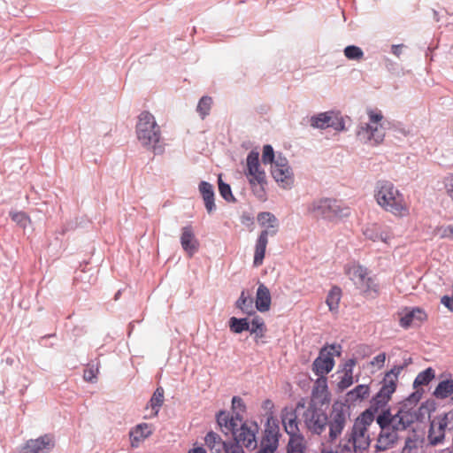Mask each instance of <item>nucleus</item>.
Masks as SVG:
<instances>
[{"label": "nucleus", "mask_w": 453, "mask_h": 453, "mask_svg": "<svg viewBox=\"0 0 453 453\" xmlns=\"http://www.w3.org/2000/svg\"><path fill=\"white\" fill-rule=\"evenodd\" d=\"M136 137L140 143L155 154L163 151L161 130L155 117L148 111H142L138 116L135 127Z\"/></svg>", "instance_id": "obj_1"}, {"label": "nucleus", "mask_w": 453, "mask_h": 453, "mask_svg": "<svg viewBox=\"0 0 453 453\" xmlns=\"http://www.w3.org/2000/svg\"><path fill=\"white\" fill-rule=\"evenodd\" d=\"M344 272L361 296L365 298H375L379 296L380 283L376 276L367 267L352 262L345 265Z\"/></svg>", "instance_id": "obj_2"}, {"label": "nucleus", "mask_w": 453, "mask_h": 453, "mask_svg": "<svg viewBox=\"0 0 453 453\" xmlns=\"http://www.w3.org/2000/svg\"><path fill=\"white\" fill-rule=\"evenodd\" d=\"M244 175L248 180L253 194L259 200H265V186L267 184L266 174L259 162V153L250 151L246 158Z\"/></svg>", "instance_id": "obj_3"}, {"label": "nucleus", "mask_w": 453, "mask_h": 453, "mask_svg": "<svg viewBox=\"0 0 453 453\" xmlns=\"http://www.w3.org/2000/svg\"><path fill=\"white\" fill-rule=\"evenodd\" d=\"M368 121L361 123L357 132V138L367 144L378 145L381 143L385 137V128L383 127V115L378 109H367Z\"/></svg>", "instance_id": "obj_4"}, {"label": "nucleus", "mask_w": 453, "mask_h": 453, "mask_svg": "<svg viewBox=\"0 0 453 453\" xmlns=\"http://www.w3.org/2000/svg\"><path fill=\"white\" fill-rule=\"evenodd\" d=\"M257 221L265 229L260 233L255 245L253 265L258 267L263 265L265 250L268 244V236H273L278 232L279 222L271 212L264 211L257 215Z\"/></svg>", "instance_id": "obj_5"}, {"label": "nucleus", "mask_w": 453, "mask_h": 453, "mask_svg": "<svg viewBox=\"0 0 453 453\" xmlns=\"http://www.w3.org/2000/svg\"><path fill=\"white\" fill-rule=\"evenodd\" d=\"M309 211L317 218L329 221H337L350 215V209L340 201L331 198L320 199L313 202Z\"/></svg>", "instance_id": "obj_6"}, {"label": "nucleus", "mask_w": 453, "mask_h": 453, "mask_svg": "<svg viewBox=\"0 0 453 453\" xmlns=\"http://www.w3.org/2000/svg\"><path fill=\"white\" fill-rule=\"evenodd\" d=\"M372 412L366 411L357 418L353 425L349 440L356 444L359 450H365L371 442L368 427L373 421Z\"/></svg>", "instance_id": "obj_7"}, {"label": "nucleus", "mask_w": 453, "mask_h": 453, "mask_svg": "<svg viewBox=\"0 0 453 453\" xmlns=\"http://www.w3.org/2000/svg\"><path fill=\"white\" fill-rule=\"evenodd\" d=\"M421 395V392L416 390L401 403L398 409V425H403V428L418 421L420 416L423 415L422 411H426V408L423 406L417 407Z\"/></svg>", "instance_id": "obj_8"}, {"label": "nucleus", "mask_w": 453, "mask_h": 453, "mask_svg": "<svg viewBox=\"0 0 453 453\" xmlns=\"http://www.w3.org/2000/svg\"><path fill=\"white\" fill-rule=\"evenodd\" d=\"M305 427L313 434H321L327 426V415L311 401L303 414Z\"/></svg>", "instance_id": "obj_9"}, {"label": "nucleus", "mask_w": 453, "mask_h": 453, "mask_svg": "<svg viewBox=\"0 0 453 453\" xmlns=\"http://www.w3.org/2000/svg\"><path fill=\"white\" fill-rule=\"evenodd\" d=\"M349 413L348 408L342 404L336 403L333 405L329 417L327 416V426L329 427V441H335L342 433L348 420Z\"/></svg>", "instance_id": "obj_10"}, {"label": "nucleus", "mask_w": 453, "mask_h": 453, "mask_svg": "<svg viewBox=\"0 0 453 453\" xmlns=\"http://www.w3.org/2000/svg\"><path fill=\"white\" fill-rule=\"evenodd\" d=\"M340 346L330 345L322 348L312 364V371L318 376H326L334 367V356H340Z\"/></svg>", "instance_id": "obj_11"}, {"label": "nucleus", "mask_w": 453, "mask_h": 453, "mask_svg": "<svg viewBox=\"0 0 453 453\" xmlns=\"http://www.w3.org/2000/svg\"><path fill=\"white\" fill-rule=\"evenodd\" d=\"M375 198L384 210L392 212L396 210V190L392 182L386 180L379 182Z\"/></svg>", "instance_id": "obj_12"}, {"label": "nucleus", "mask_w": 453, "mask_h": 453, "mask_svg": "<svg viewBox=\"0 0 453 453\" xmlns=\"http://www.w3.org/2000/svg\"><path fill=\"white\" fill-rule=\"evenodd\" d=\"M272 175L283 188H288L294 183V174L286 157L278 156L272 166Z\"/></svg>", "instance_id": "obj_13"}, {"label": "nucleus", "mask_w": 453, "mask_h": 453, "mask_svg": "<svg viewBox=\"0 0 453 453\" xmlns=\"http://www.w3.org/2000/svg\"><path fill=\"white\" fill-rule=\"evenodd\" d=\"M258 426L256 423H243L238 432H234V439L237 444L242 443L248 449H255L257 446L256 434Z\"/></svg>", "instance_id": "obj_14"}, {"label": "nucleus", "mask_w": 453, "mask_h": 453, "mask_svg": "<svg viewBox=\"0 0 453 453\" xmlns=\"http://www.w3.org/2000/svg\"><path fill=\"white\" fill-rule=\"evenodd\" d=\"M217 422L220 426L222 433L225 434L234 435V432H238L242 422V418L239 413L231 415L226 411H219L217 415Z\"/></svg>", "instance_id": "obj_15"}, {"label": "nucleus", "mask_w": 453, "mask_h": 453, "mask_svg": "<svg viewBox=\"0 0 453 453\" xmlns=\"http://www.w3.org/2000/svg\"><path fill=\"white\" fill-rule=\"evenodd\" d=\"M281 422L285 432L289 435V440L296 437H303L299 432L297 415L292 407H285L280 414Z\"/></svg>", "instance_id": "obj_16"}, {"label": "nucleus", "mask_w": 453, "mask_h": 453, "mask_svg": "<svg viewBox=\"0 0 453 453\" xmlns=\"http://www.w3.org/2000/svg\"><path fill=\"white\" fill-rule=\"evenodd\" d=\"M55 446L54 437L44 434L35 440H29L25 445V453H48Z\"/></svg>", "instance_id": "obj_17"}, {"label": "nucleus", "mask_w": 453, "mask_h": 453, "mask_svg": "<svg viewBox=\"0 0 453 453\" xmlns=\"http://www.w3.org/2000/svg\"><path fill=\"white\" fill-rule=\"evenodd\" d=\"M280 429L277 426L265 430V434L257 453H274L279 446Z\"/></svg>", "instance_id": "obj_18"}, {"label": "nucleus", "mask_w": 453, "mask_h": 453, "mask_svg": "<svg viewBox=\"0 0 453 453\" xmlns=\"http://www.w3.org/2000/svg\"><path fill=\"white\" fill-rule=\"evenodd\" d=\"M311 126L314 128L324 129L329 127H334L336 130H342L344 124L342 120L333 118V112H322L312 116L310 119Z\"/></svg>", "instance_id": "obj_19"}, {"label": "nucleus", "mask_w": 453, "mask_h": 453, "mask_svg": "<svg viewBox=\"0 0 453 453\" xmlns=\"http://www.w3.org/2000/svg\"><path fill=\"white\" fill-rule=\"evenodd\" d=\"M446 430H449L447 421L443 416L435 417L430 424L428 439L434 445L442 441Z\"/></svg>", "instance_id": "obj_20"}, {"label": "nucleus", "mask_w": 453, "mask_h": 453, "mask_svg": "<svg viewBox=\"0 0 453 453\" xmlns=\"http://www.w3.org/2000/svg\"><path fill=\"white\" fill-rule=\"evenodd\" d=\"M427 319V314L420 308H413L401 318L400 325L404 328L420 326Z\"/></svg>", "instance_id": "obj_21"}, {"label": "nucleus", "mask_w": 453, "mask_h": 453, "mask_svg": "<svg viewBox=\"0 0 453 453\" xmlns=\"http://www.w3.org/2000/svg\"><path fill=\"white\" fill-rule=\"evenodd\" d=\"M152 425L141 423L133 427L129 432L131 446L137 448L145 439L153 434Z\"/></svg>", "instance_id": "obj_22"}, {"label": "nucleus", "mask_w": 453, "mask_h": 453, "mask_svg": "<svg viewBox=\"0 0 453 453\" xmlns=\"http://www.w3.org/2000/svg\"><path fill=\"white\" fill-rule=\"evenodd\" d=\"M180 243L188 257H192L198 250L199 242L196 239L190 226H184L181 229Z\"/></svg>", "instance_id": "obj_23"}, {"label": "nucleus", "mask_w": 453, "mask_h": 453, "mask_svg": "<svg viewBox=\"0 0 453 453\" xmlns=\"http://www.w3.org/2000/svg\"><path fill=\"white\" fill-rule=\"evenodd\" d=\"M396 441V426L380 428L376 448L380 451H385L395 444Z\"/></svg>", "instance_id": "obj_24"}, {"label": "nucleus", "mask_w": 453, "mask_h": 453, "mask_svg": "<svg viewBox=\"0 0 453 453\" xmlns=\"http://www.w3.org/2000/svg\"><path fill=\"white\" fill-rule=\"evenodd\" d=\"M364 235L366 239H369L372 242H388L389 240L393 239V235L387 233L381 226L377 224H370L365 226L364 229Z\"/></svg>", "instance_id": "obj_25"}, {"label": "nucleus", "mask_w": 453, "mask_h": 453, "mask_svg": "<svg viewBox=\"0 0 453 453\" xmlns=\"http://www.w3.org/2000/svg\"><path fill=\"white\" fill-rule=\"evenodd\" d=\"M271 293L269 288L263 283L258 285L256 294V308L260 312L268 311L271 308Z\"/></svg>", "instance_id": "obj_26"}, {"label": "nucleus", "mask_w": 453, "mask_h": 453, "mask_svg": "<svg viewBox=\"0 0 453 453\" xmlns=\"http://www.w3.org/2000/svg\"><path fill=\"white\" fill-rule=\"evenodd\" d=\"M318 399L322 403L329 402L327 379L326 376H319L312 388V400Z\"/></svg>", "instance_id": "obj_27"}, {"label": "nucleus", "mask_w": 453, "mask_h": 453, "mask_svg": "<svg viewBox=\"0 0 453 453\" xmlns=\"http://www.w3.org/2000/svg\"><path fill=\"white\" fill-rule=\"evenodd\" d=\"M199 191L203 196L208 213H211L215 210L214 191L212 185L207 181H201L199 184Z\"/></svg>", "instance_id": "obj_28"}, {"label": "nucleus", "mask_w": 453, "mask_h": 453, "mask_svg": "<svg viewBox=\"0 0 453 453\" xmlns=\"http://www.w3.org/2000/svg\"><path fill=\"white\" fill-rule=\"evenodd\" d=\"M205 444L210 449L211 453H226L227 443L223 441L219 435L213 432H209L205 438Z\"/></svg>", "instance_id": "obj_29"}, {"label": "nucleus", "mask_w": 453, "mask_h": 453, "mask_svg": "<svg viewBox=\"0 0 453 453\" xmlns=\"http://www.w3.org/2000/svg\"><path fill=\"white\" fill-rule=\"evenodd\" d=\"M342 296V291L341 288L337 286L332 287V288L329 290L326 299V303L328 306V309L331 312H338Z\"/></svg>", "instance_id": "obj_30"}, {"label": "nucleus", "mask_w": 453, "mask_h": 453, "mask_svg": "<svg viewBox=\"0 0 453 453\" xmlns=\"http://www.w3.org/2000/svg\"><path fill=\"white\" fill-rule=\"evenodd\" d=\"M356 365L354 359H349L346 362L344 366V374L338 383L340 389L344 390L353 384V367Z\"/></svg>", "instance_id": "obj_31"}, {"label": "nucleus", "mask_w": 453, "mask_h": 453, "mask_svg": "<svg viewBox=\"0 0 453 453\" xmlns=\"http://www.w3.org/2000/svg\"><path fill=\"white\" fill-rule=\"evenodd\" d=\"M164 389L161 387H158L155 392L153 393L147 408H151V415L150 417H157L159 411L160 407L164 403Z\"/></svg>", "instance_id": "obj_32"}, {"label": "nucleus", "mask_w": 453, "mask_h": 453, "mask_svg": "<svg viewBox=\"0 0 453 453\" xmlns=\"http://www.w3.org/2000/svg\"><path fill=\"white\" fill-rule=\"evenodd\" d=\"M453 393V380L441 381L434 390L437 398H447Z\"/></svg>", "instance_id": "obj_33"}, {"label": "nucleus", "mask_w": 453, "mask_h": 453, "mask_svg": "<svg viewBox=\"0 0 453 453\" xmlns=\"http://www.w3.org/2000/svg\"><path fill=\"white\" fill-rule=\"evenodd\" d=\"M434 371L431 367L426 369L425 371L419 372L416 377L413 386L414 388H418L419 386H426L429 382L434 378Z\"/></svg>", "instance_id": "obj_34"}, {"label": "nucleus", "mask_w": 453, "mask_h": 453, "mask_svg": "<svg viewBox=\"0 0 453 453\" xmlns=\"http://www.w3.org/2000/svg\"><path fill=\"white\" fill-rule=\"evenodd\" d=\"M236 307L241 309L246 314H252L254 312L253 300L246 296L245 291L241 293V296L236 302Z\"/></svg>", "instance_id": "obj_35"}, {"label": "nucleus", "mask_w": 453, "mask_h": 453, "mask_svg": "<svg viewBox=\"0 0 453 453\" xmlns=\"http://www.w3.org/2000/svg\"><path fill=\"white\" fill-rule=\"evenodd\" d=\"M230 330L235 334L250 330V323L247 319H237L232 317L229 320Z\"/></svg>", "instance_id": "obj_36"}, {"label": "nucleus", "mask_w": 453, "mask_h": 453, "mask_svg": "<svg viewBox=\"0 0 453 453\" xmlns=\"http://www.w3.org/2000/svg\"><path fill=\"white\" fill-rule=\"evenodd\" d=\"M250 331L251 334H255L257 337H264L266 331L264 319L258 316L255 317L250 324Z\"/></svg>", "instance_id": "obj_37"}, {"label": "nucleus", "mask_w": 453, "mask_h": 453, "mask_svg": "<svg viewBox=\"0 0 453 453\" xmlns=\"http://www.w3.org/2000/svg\"><path fill=\"white\" fill-rule=\"evenodd\" d=\"M262 409L265 412V415L267 417V426L265 429H269L272 426H279L275 423V420L273 419V409L274 404L272 400L266 399L262 403Z\"/></svg>", "instance_id": "obj_38"}, {"label": "nucleus", "mask_w": 453, "mask_h": 453, "mask_svg": "<svg viewBox=\"0 0 453 453\" xmlns=\"http://www.w3.org/2000/svg\"><path fill=\"white\" fill-rule=\"evenodd\" d=\"M402 453H422L421 441L416 436L408 438L405 441Z\"/></svg>", "instance_id": "obj_39"}, {"label": "nucleus", "mask_w": 453, "mask_h": 453, "mask_svg": "<svg viewBox=\"0 0 453 453\" xmlns=\"http://www.w3.org/2000/svg\"><path fill=\"white\" fill-rule=\"evenodd\" d=\"M211 105L212 98L211 96H203L198 102L196 111L203 119L209 115Z\"/></svg>", "instance_id": "obj_40"}, {"label": "nucleus", "mask_w": 453, "mask_h": 453, "mask_svg": "<svg viewBox=\"0 0 453 453\" xmlns=\"http://www.w3.org/2000/svg\"><path fill=\"white\" fill-rule=\"evenodd\" d=\"M305 448L304 437H296L288 441V453H304Z\"/></svg>", "instance_id": "obj_41"}, {"label": "nucleus", "mask_w": 453, "mask_h": 453, "mask_svg": "<svg viewBox=\"0 0 453 453\" xmlns=\"http://www.w3.org/2000/svg\"><path fill=\"white\" fill-rule=\"evenodd\" d=\"M368 395L369 388L366 385H358L348 393L349 399L352 401L362 400L368 396Z\"/></svg>", "instance_id": "obj_42"}, {"label": "nucleus", "mask_w": 453, "mask_h": 453, "mask_svg": "<svg viewBox=\"0 0 453 453\" xmlns=\"http://www.w3.org/2000/svg\"><path fill=\"white\" fill-rule=\"evenodd\" d=\"M219 191L220 196L227 202L234 201L231 188L228 184L223 182L221 177H219Z\"/></svg>", "instance_id": "obj_43"}, {"label": "nucleus", "mask_w": 453, "mask_h": 453, "mask_svg": "<svg viewBox=\"0 0 453 453\" xmlns=\"http://www.w3.org/2000/svg\"><path fill=\"white\" fill-rule=\"evenodd\" d=\"M344 55L349 59L359 60L363 58L364 52L359 47L350 45L344 49Z\"/></svg>", "instance_id": "obj_44"}, {"label": "nucleus", "mask_w": 453, "mask_h": 453, "mask_svg": "<svg viewBox=\"0 0 453 453\" xmlns=\"http://www.w3.org/2000/svg\"><path fill=\"white\" fill-rule=\"evenodd\" d=\"M11 219L22 227H26L30 222L29 216L24 211H11Z\"/></svg>", "instance_id": "obj_45"}, {"label": "nucleus", "mask_w": 453, "mask_h": 453, "mask_svg": "<svg viewBox=\"0 0 453 453\" xmlns=\"http://www.w3.org/2000/svg\"><path fill=\"white\" fill-rule=\"evenodd\" d=\"M394 417L391 415L388 410L383 411L381 414H380L377 418V423L380 425V428L384 427H392L395 426L392 425Z\"/></svg>", "instance_id": "obj_46"}, {"label": "nucleus", "mask_w": 453, "mask_h": 453, "mask_svg": "<svg viewBox=\"0 0 453 453\" xmlns=\"http://www.w3.org/2000/svg\"><path fill=\"white\" fill-rule=\"evenodd\" d=\"M262 160L264 164L274 165V151L271 145H265L263 148Z\"/></svg>", "instance_id": "obj_47"}, {"label": "nucleus", "mask_w": 453, "mask_h": 453, "mask_svg": "<svg viewBox=\"0 0 453 453\" xmlns=\"http://www.w3.org/2000/svg\"><path fill=\"white\" fill-rule=\"evenodd\" d=\"M357 445L350 441L349 439L340 445V453H357L362 452L356 447Z\"/></svg>", "instance_id": "obj_48"}, {"label": "nucleus", "mask_w": 453, "mask_h": 453, "mask_svg": "<svg viewBox=\"0 0 453 453\" xmlns=\"http://www.w3.org/2000/svg\"><path fill=\"white\" fill-rule=\"evenodd\" d=\"M388 401V398L382 396L381 393L378 392L372 401V408L378 411L380 408H383Z\"/></svg>", "instance_id": "obj_49"}, {"label": "nucleus", "mask_w": 453, "mask_h": 453, "mask_svg": "<svg viewBox=\"0 0 453 453\" xmlns=\"http://www.w3.org/2000/svg\"><path fill=\"white\" fill-rule=\"evenodd\" d=\"M395 390V385L393 381H390L388 384H385L379 392L381 393L383 397H386L388 400H389Z\"/></svg>", "instance_id": "obj_50"}, {"label": "nucleus", "mask_w": 453, "mask_h": 453, "mask_svg": "<svg viewBox=\"0 0 453 453\" xmlns=\"http://www.w3.org/2000/svg\"><path fill=\"white\" fill-rule=\"evenodd\" d=\"M385 360L386 355L384 353H380L373 357V359L371 361V365L374 368L380 369L383 366Z\"/></svg>", "instance_id": "obj_51"}, {"label": "nucleus", "mask_w": 453, "mask_h": 453, "mask_svg": "<svg viewBox=\"0 0 453 453\" xmlns=\"http://www.w3.org/2000/svg\"><path fill=\"white\" fill-rule=\"evenodd\" d=\"M226 453H244L242 447L235 442H228Z\"/></svg>", "instance_id": "obj_52"}, {"label": "nucleus", "mask_w": 453, "mask_h": 453, "mask_svg": "<svg viewBox=\"0 0 453 453\" xmlns=\"http://www.w3.org/2000/svg\"><path fill=\"white\" fill-rule=\"evenodd\" d=\"M444 183L448 196L453 200V175L447 177Z\"/></svg>", "instance_id": "obj_53"}, {"label": "nucleus", "mask_w": 453, "mask_h": 453, "mask_svg": "<svg viewBox=\"0 0 453 453\" xmlns=\"http://www.w3.org/2000/svg\"><path fill=\"white\" fill-rule=\"evenodd\" d=\"M232 406L233 409H239L240 411H243L245 409V405L243 403V401L241 397L234 396L232 400Z\"/></svg>", "instance_id": "obj_54"}, {"label": "nucleus", "mask_w": 453, "mask_h": 453, "mask_svg": "<svg viewBox=\"0 0 453 453\" xmlns=\"http://www.w3.org/2000/svg\"><path fill=\"white\" fill-rule=\"evenodd\" d=\"M441 303L445 305L449 310L453 311V297L444 296L441 299Z\"/></svg>", "instance_id": "obj_55"}, {"label": "nucleus", "mask_w": 453, "mask_h": 453, "mask_svg": "<svg viewBox=\"0 0 453 453\" xmlns=\"http://www.w3.org/2000/svg\"><path fill=\"white\" fill-rule=\"evenodd\" d=\"M441 236L453 240V225L444 227L442 229Z\"/></svg>", "instance_id": "obj_56"}, {"label": "nucleus", "mask_w": 453, "mask_h": 453, "mask_svg": "<svg viewBox=\"0 0 453 453\" xmlns=\"http://www.w3.org/2000/svg\"><path fill=\"white\" fill-rule=\"evenodd\" d=\"M445 420L447 421L449 430H453V411L448 412L444 416Z\"/></svg>", "instance_id": "obj_57"}, {"label": "nucleus", "mask_w": 453, "mask_h": 453, "mask_svg": "<svg viewBox=\"0 0 453 453\" xmlns=\"http://www.w3.org/2000/svg\"><path fill=\"white\" fill-rule=\"evenodd\" d=\"M83 377L86 380L91 381L94 378H96V375L94 373V371L92 369H86L84 371Z\"/></svg>", "instance_id": "obj_58"}, {"label": "nucleus", "mask_w": 453, "mask_h": 453, "mask_svg": "<svg viewBox=\"0 0 453 453\" xmlns=\"http://www.w3.org/2000/svg\"><path fill=\"white\" fill-rule=\"evenodd\" d=\"M320 453H337V452L334 451L332 447L327 446L323 443L322 447L320 449Z\"/></svg>", "instance_id": "obj_59"}, {"label": "nucleus", "mask_w": 453, "mask_h": 453, "mask_svg": "<svg viewBox=\"0 0 453 453\" xmlns=\"http://www.w3.org/2000/svg\"><path fill=\"white\" fill-rule=\"evenodd\" d=\"M408 212V209L406 206L400 204L398 202V216L406 215Z\"/></svg>", "instance_id": "obj_60"}, {"label": "nucleus", "mask_w": 453, "mask_h": 453, "mask_svg": "<svg viewBox=\"0 0 453 453\" xmlns=\"http://www.w3.org/2000/svg\"><path fill=\"white\" fill-rule=\"evenodd\" d=\"M188 453H206L203 447H195L188 451Z\"/></svg>", "instance_id": "obj_61"}, {"label": "nucleus", "mask_w": 453, "mask_h": 453, "mask_svg": "<svg viewBox=\"0 0 453 453\" xmlns=\"http://www.w3.org/2000/svg\"><path fill=\"white\" fill-rule=\"evenodd\" d=\"M391 51L393 54H396V45H392L391 46Z\"/></svg>", "instance_id": "obj_62"}, {"label": "nucleus", "mask_w": 453, "mask_h": 453, "mask_svg": "<svg viewBox=\"0 0 453 453\" xmlns=\"http://www.w3.org/2000/svg\"><path fill=\"white\" fill-rule=\"evenodd\" d=\"M303 406H304V404H303V403H297V408L303 407Z\"/></svg>", "instance_id": "obj_63"}, {"label": "nucleus", "mask_w": 453, "mask_h": 453, "mask_svg": "<svg viewBox=\"0 0 453 453\" xmlns=\"http://www.w3.org/2000/svg\"><path fill=\"white\" fill-rule=\"evenodd\" d=\"M400 368L402 369V368H403V366H399V365H398V366H397V369L399 370Z\"/></svg>", "instance_id": "obj_64"}]
</instances>
